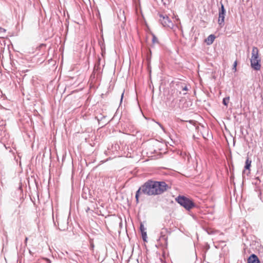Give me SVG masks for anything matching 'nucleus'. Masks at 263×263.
<instances>
[{
    "mask_svg": "<svg viewBox=\"0 0 263 263\" xmlns=\"http://www.w3.org/2000/svg\"><path fill=\"white\" fill-rule=\"evenodd\" d=\"M168 189L167 184L163 181H156L149 180L144 183L137 191L136 198L138 202L140 193L148 196L160 195L166 191Z\"/></svg>",
    "mask_w": 263,
    "mask_h": 263,
    "instance_id": "obj_1",
    "label": "nucleus"
},
{
    "mask_svg": "<svg viewBox=\"0 0 263 263\" xmlns=\"http://www.w3.org/2000/svg\"><path fill=\"white\" fill-rule=\"evenodd\" d=\"M251 66L255 70H259L261 69V60L259 56V50L256 47H253L251 53L250 59Z\"/></svg>",
    "mask_w": 263,
    "mask_h": 263,
    "instance_id": "obj_2",
    "label": "nucleus"
},
{
    "mask_svg": "<svg viewBox=\"0 0 263 263\" xmlns=\"http://www.w3.org/2000/svg\"><path fill=\"white\" fill-rule=\"evenodd\" d=\"M176 200L178 203L187 210H190L195 206L192 200L184 196H179Z\"/></svg>",
    "mask_w": 263,
    "mask_h": 263,
    "instance_id": "obj_3",
    "label": "nucleus"
},
{
    "mask_svg": "<svg viewBox=\"0 0 263 263\" xmlns=\"http://www.w3.org/2000/svg\"><path fill=\"white\" fill-rule=\"evenodd\" d=\"M169 231L166 228L161 229L160 237L158 240L159 245L162 247H166L168 244V235Z\"/></svg>",
    "mask_w": 263,
    "mask_h": 263,
    "instance_id": "obj_4",
    "label": "nucleus"
},
{
    "mask_svg": "<svg viewBox=\"0 0 263 263\" xmlns=\"http://www.w3.org/2000/svg\"><path fill=\"white\" fill-rule=\"evenodd\" d=\"M159 21L164 26L170 27L172 22L166 15L159 14Z\"/></svg>",
    "mask_w": 263,
    "mask_h": 263,
    "instance_id": "obj_5",
    "label": "nucleus"
},
{
    "mask_svg": "<svg viewBox=\"0 0 263 263\" xmlns=\"http://www.w3.org/2000/svg\"><path fill=\"white\" fill-rule=\"evenodd\" d=\"M248 263H259V260L256 255L252 254L249 257Z\"/></svg>",
    "mask_w": 263,
    "mask_h": 263,
    "instance_id": "obj_6",
    "label": "nucleus"
},
{
    "mask_svg": "<svg viewBox=\"0 0 263 263\" xmlns=\"http://www.w3.org/2000/svg\"><path fill=\"white\" fill-rule=\"evenodd\" d=\"M218 23L221 26H223L224 25L225 13H219L218 15Z\"/></svg>",
    "mask_w": 263,
    "mask_h": 263,
    "instance_id": "obj_7",
    "label": "nucleus"
},
{
    "mask_svg": "<svg viewBox=\"0 0 263 263\" xmlns=\"http://www.w3.org/2000/svg\"><path fill=\"white\" fill-rule=\"evenodd\" d=\"M215 38L216 37L214 35L211 34L205 40V42L207 45H211L214 42Z\"/></svg>",
    "mask_w": 263,
    "mask_h": 263,
    "instance_id": "obj_8",
    "label": "nucleus"
},
{
    "mask_svg": "<svg viewBox=\"0 0 263 263\" xmlns=\"http://www.w3.org/2000/svg\"><path fill=\"white\" fill-rule=\"evenodd\" d=\"M251 160H250L249 159V158H248L246 161V165H245V168L247 169V170H249L250 167H251Z\"/></svg>",
    "mask_w": 263,
    "mask_h": 263,
    "instance_id": "obj_9",
    "label": "nucleus"
},
{
    "mask_svg": "<svg viewBox=\"0 0 263 263\" xmlns=\"http://www.w3.org/2000/svg\"><path fill=\"white\" fill-rule=\"evenodd\" d=\"M229 97L225 98L223 99L222 103L224 105L227 106L229 103Z\"/></svg>",
    "mask_w": 263,
    "mask_h": 263,
    "instance_id": "obj_10",
    "label": "nucleus"
},
{
    "mask_svg": "<svg viewBox=\"0 0 263 263\" xmlns=\"http://www.w3.org/2000/svg\"><path fill=\"white\" fill-rule=\"evenodd\" d=\"M152 35H153V39H152L153 43L154 44H158L159 42H158V40L157 37L153 34H152Z\"/></svg>",
    "mask_w": 263,
    "mask_h": 263,
    "instance_id": "obj_11",
    "label": "nucleus"
},
{
    "mask_svg": "<svg viewBox=\"0 0 263 263\" xmlns=\"http://www.w3.org/2000/svg\"><path fill=\"white\" fill-rule=\"evenodd\" d=\"M219 13H226V10L224 9V6H223V5L222 4H221V8L219 10Z\"/></svg>",
    "mask_w": 263,
    "mask_h": 263,
    "instance_id": "obj_12",
    "label": "nucleus"
},
{
    "mask_svg": "<svg viewBox=\"0 0 263 263\" xmlns=\"http://www.w3.org/2000/svg\"><path fill=\"white\" fill-rule=\"evenodd\" d=\"M237 65V61H235L233 64V70H234V72L236 71Z\"/></svg>",
    "mask_w": 263,
    "mask_h": 263,
    "instance_id": "obj_13",
    "label": "nucleus"
},
{
    "mask_svg": "<svg viewBox=\"0 0 263 263\" xmlns=\"http://www.w3.org/2000/svg\"><path fill=\"white\" fill-rule=\"evenodd\" d=\"M6 31V30L4 28L0 27V33H5Z\"/></svg>",
    "mask_w": 263,
    "mask_h": 263,
    "instance_id": "obj_14",
    "label": "nucleus"
},
{
    "mask_svg": "<svg viewBox=\"0 0 263 263\" xmlns=\"http://www.w3.org/2000/svg\"><path fill=\"white\" fill-rule=\"evenodd\" d=\"M183 90H185V91H187L188 90V88L186 86H185L183 88Z\"/></svg>",
    "mask_w": 263,
    "mask_h": 263,
    "instance_id": "obj_15",
    "label": "nucleus"
},
{
    "mask_svg": "<svg viewBox=\"0 0 263 263\" xmlns=\"http://www.w3.org/2000/svg\"><path fill=\"white\" fill-rule=\"evenodd\" d=\"M90 210L89 208H87L86 210V212H88V211Z\"/></svg>",
    "mask_w": 263,
    "mask_h": 263,
    "instance_id": "obj_16",
    "label": "nucleus"
},
{
    "mask_svg": "<svg viewBox=\"0 0 263 263\" xmlns=\"http://www.w3.org/2000/svg\"><path fill=\"white\" fill-rule=\"evenodd\" d=\"M142 235H143V237L144 238V236L146 235V233H144V234L142 233Z\"/></svg>",
    "mask_w": 263,
    "mask_h": 263,
    "instance_id": "obj_17",
    "label": "nucleus"
},
{
    "mask_svg": "<svg viewBox=\"0 0 263 263\" xmlns=\"http://www.w3.org/2000/svg\"><path fill=\"white\" fill-rule=\"evenodd\" d=\"M142 226H140L141 230V231H142Z\"/></svg>",
    "mask_w": 263,
    "mask_h": 263,
    "instance_id": "obj_18",
    "label": "nucleus"
},
{
    "mask_svg": "<svg viewBox=\"0 0 263 263\" xmlns=\"http://www.w3.org/2000/svg\"><path fill=\"white\" fill-rule=\"evenodd\" d=\"M27 239H27V238H26V240H26V241H27Z\"/></svg>",
    "mask_w": 263,
    "mask_h": 263,
    "instance_id": "obj_19",
    "label": "nucleus"
}]
</instances>
